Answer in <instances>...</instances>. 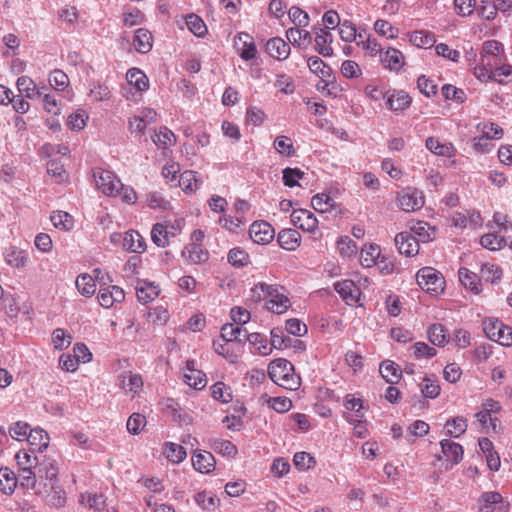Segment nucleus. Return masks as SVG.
Here are the masks:
<instances>
[{
	"mask_svg": "<svg viewBox=\"0 0 512 512\" xmlns=\"http://www.w3.org/2000/svg\"><path fill=\"white\" fill-rule=\"evenodd\" d=\"M250 296L256 303L266 300L267 310L276 314H283L291 307L287 289L278 284L256 283L250 290Z\"/></svg>",
	"mask_w": 512,
	"mask_h": 512,
	"instance_id": "f257e3e1",
	"label": "nucleus"
},
{
	"mask_svg": "<svg viewBox=\"0 0 512 512\" xmlns=\"http://www.w3.org/2000/svg\"><path fill=\"white\" fill-rule=\"evenodd\" d=\"M268 375L276 385L287 390H297L301 384L293 364L284 358L275 359L269 364Z\"/></svg>",
	"mask_w": 512,
	"mask_h": 512,
	"instance_id": "f03ea898",
	"label": "nucleus"
},
{
	"mask_svg": "<svg viewBox=\"0 0 512 512\" xmlns=\"http://www.w3.org/2000/svg\"><path fill=\"white\" fill-rule=\"evenodd\" d=\"M395 202L404 212H416L425 205V195L416 187L406 186L396 192Z\"/></svg>",
	"mask_w": 512,
	"mask_h": 512,
	"instance_id": "7ed1b4c3",
	"label": "nucleus"
},
{
	"mask_svg": "<svg viewBox=\"0 0 512 512\" xmlns=\"http://www.w3.org/2000/svg\"><path fill=\"white\" fill-rule=\"evenodd\" d=\"M418 285L432 295L444 292L445 278L442 273L433 267H423L416 274Z\"/></svg>",
	"mask_w": 512,
	"mask_h": 512,
	"instance_id": "20e7f679",
	"label": "nucleus"
},
{
	"mask_svg": "<svg viewBox=\"0 0 512 512\" xmlns=\"http://www.w3.org/2000/svg\"><path fill=\"white\" fill-rule=\"evenodd\" d=\"M486 336L502 346L512 345V327L505 325L498 319L489 318L483 322Z\"/></svg>",
	"mask_w": 512,
	"mask_h": 512,
	"instance_id": "39448f33",
	"label": "nucleus"
},
{
	"mask_svg": "<svg viewBox=\"0 0 512 512\" xmlns=\"http://www.w3.org/2000/svg\"><path fill=\"white\" fill-rule=\"evenodd\" d=\"M93 177L98 190L108 196H117L122 188L120 179L111 171L96 168Z\"/></svg>",
	"mask_w": 512,
	"mask_h": 512,
	"instance_id": "423d86ee",
	"label": "nucleus"
},
{
	"mask_svg": "<svg viewBox=\"0 0 512 512\" xmlns=\"http://www.w3.org/2000/svg\"><path fill=\"white\" fill-rule=\"evenodd\" d=\"M344 417L349 423H360L365 417L367 407L360 393H349L344 397Z\"/></svg>",
	"mask_w": 512,
	"mask_h": 512,
	"instance_id": "0eeeda50",
	"label": "nucleus"
},
{
	"mask_svg": "<svg viewBox=\"0 0 512 512\" xmlns=\"http://www.w3.org/2000/svg\"><path fill=\"white\" fill-rule=\"evenodd\" d=\"M181 233L179 224L175 223H156L151 230V239L155 245L164 248L170 244L171 239Z\"/></svg>",
	"mask_w": 512,
	"mask_h": 512,
	"instance_id": "6e6552de",
	"label": "nucleus"
},
{
	"mask_svg": "<svg viewBox=\"0 0 512 512\" xmlns=\"http://www.w3.org/2000/svg\"><path fill=\"white\" fill-rule=\"evenodd\" d=\"M157 112L152 108H143L129 119V130L137 135H144L146 128L156 123Z\"/></svg>",
	"mask_w": 512,
	"mask_h": 512,
	"instance_id": "1a4fd4ad",
	"label": "nucleus"
},
{
	"mask_svg": "<svg viewBox=\"0 0 512 512\" xmlns=\"http://www.w3.org/2000/svg\"><path fill=\"white\" fill-rule=\"evenodd\" d=\"M292 224L307 233H313L318 228V219L307 209H295L291 213Z\"/></svg>",
	"mask_w": 512,
	"mask_h": 512,
	"instance_id": "9d476101",
	"label": "nucleus"
},
{
	"mask_svg": "<svg viewBox=\"0 0 512 512\" xmlns=\"http://www.w3.org/2000/svg\"><path fill=\"white\" fill-rule=\"evenodd\" d=\"M97 299L103 308L109 309L116 303H121L124 301L125 292L121 287L117 285L101 287L99 289Z\"/></svg>",
	"mask_w": 512,
	"mask_h": 512,
	"instance_id": "9b49d317",
	"label": "nucleus"
},
{
	"mask_svg": "<svg viewBox=\"0 0 512 512\" xmlns=\"http://www.w3.org/2000/svg\"><path fill=\"white\" fill-rule=\"evenodd\" d=\"M334 288L348 305H361V291L352 280L336 282Z\"/></svg>",
	"mask_w": 512,
	"mask_h": 512,
	"instance_id": "f8f14e48",
	"label": "nucleus"
},
{
	"mask_svg": "<svg viewBox=\"0 0 512 512\" xmlns=\"http://www.w3.org/2000/svg\"><path fill=\"white\" fill-rule=\"evenodd\" d=\"M249 235L254 243L265 245L273 240L275 231L268 222L255 221L249 228Z\"/></svg>",
	"mask_w": 512,
	"mask_h": 512,
	"instance_id": "ddd939ff",
	"label": "nucleus"
},
{
	"mask_svg": "<svg viewBox=\"0 0 512 512\" xmlns=\"http://www.w3.org/2000/svg\"><path fill=\"white\" fill-rule=\"evenodd\" d=\"M183 379L188 386L196 390L203 389L207 384L206 375L204 372L196 368L195 360H188L186 362Z\"/></svg>",
	"mask_w": 512,
	"mask_h": 512,
	"instance_id": "4468645a",
	"label": "nucleus"
},
{
	"mask_svg": "<svg viewBox=\"0 0 512 512\" xmlns=\"http://www.w3.org/2000/svg\"><path fill=\"white\" fill-rule=\"evenodd\" d=\"M395 244L399 252L408 257L419 253V240L412 233H408V231L398 233L395 236Z\"/></svg>",
	"mask_w": 512,
	"mask_h": 512,
	"instance_id": "2eb2a0df",
	"label": "nucleus"
},
{
	"mask_svg": "<svg viewBox=\"0 0 512 512\" xmlns=\"http://www.w3.org/2000/svg\"><path fill=\"white\" fill-rule=\"evenodd\" d=\"M412 98L403 90H393L387 93L386 106L389 110L399 113L403 112L410 107Z\"/></svg>",
	"mask_w": 512,
	"mask_h": 512,
	"instance_id": "dca6fc26",
	"label": "nucleus"
},
{
	"mask_svg": "<svg viewBox=\"0 0 512 512\" xmlns=\"http://www.w3.org/2000/svg\"><path fill=\"white\" fill-rule=\"evenodd\" d=\"M315 50L323 57H331L334 54L332 47L333 35L326 28L315 29Z\"/></svg>",
	"mask_w": 512,
	"mask_h": 512,
	"instance_id": "f3484780",
	"label": "nucleus"
},
{
	"mask_svg": "<svg viewBox=\"0 0 512 512\" xmlns=\"http://www.w3.org/2000/svg\"><path fill=\"white\" fill-rule=\"evenodd\" d=\"M235 46L244 60H252L256 57V46L253 38L244 32H240L235 36Z\"/></svg>",
	"mask_w": 512,
	"mask_h": 512,
	"instance_id": "a211bd4d",
	"label": "nucleus"
},
{
	"mask_svg": "<svg viewBox=\"0 0 512 512\" xmlns=\"http://www.w3.org/2000/svg\"><path fill=\"white\" fill-rule=\"evenodd\" d=\"M161 289L155 282L139 280L136 285V295L139 302L147 304L154 301L160 294Z\"/></svg>",
	"mask_w": 512,
	"mask_h": 512,
	"instance_id": "6ab92c4d",
	"label": "nucleus"
},
{
	"mask_svg": "<svg viewBox=\"0 0 512 512\" xmlns=\"http://www.w3.org/2000/svg\"><path fill=\"white\" fill-rule=\"evenodd\" d=\"M266 52L274 59L283 61L290 55V46L280 37H274L267 41Z\"/></svg>",
	"mask_w": 512,
	"mask_h": 512,
	"instance_id": "aec40b11",
	"label": "nucleus"
},
{
	"mask_svg": "<svg viewBox=\"0 0 512 512\" xmlns=\"http://www.w3.org/2000/svg\"><path fill=\"white\" fill-rule=\"evenodd\" d=\"M143 385V378L140 374L127 371L121 375V387L126 394H130L132 397H135L142 391Z\"/></svg>",
	"mask_w": 512,
	"mask_h": 512,
	"instance_id": "412c9836",
	"label": "nucleus"
},
{
	"mask_svg": "<svg viewBox=\"0 0 512 512\" xmlns=\"http://www.w3.org/2000/svg\"><path fill=\"white\" fill-rule=\"evenodd\" d=\"M436 229L425 221H411L408 233H412L419 242L427 243L433 240Z\"/></svg>",
	"mask_w": 512,
	"mask_h": 512,
	"instance_id": "4be33fe9",
	"label": "nucleus"
},
{
	"mask_svg": "<svg viewBox=\"0 0 512 512\" xmlns=\"http://www.w3.org/2000/svg\"><path fill=\"white\" fill-rule=\"evenodd\" d=\"M406 37L417 48L429 49L436 43L435 34L428 30H415L407 33Z\"/></svg>",
	"mask_w": 512,
	"mask_h": 512,
	"instance_id": "5701e85b",
	"label": "nucleus"
},
{
	"mask_svg": "<svg viewBox=\"0 0 512 512\" xmlns=\"http://www.w3.org/2000/svg\"><path fill=\"white\" fill-rule=\"evenodd\" d=\"M426 148L437 156L452 158L456 155V148L452 143L441 142L437 137H428L425 142Z\"/></svg>",
	"mask_w": 512,
	"mask_h": 512,
	"instance_id": "b1692460",
	"label": "nucleus"
},
{
	"mask_svg": "<svg viewBox=\"0 0 512 512\" xmlns=\"http://www.w3.org/2000/svg\"><path fill=\"white\" fill-rule=\"evenodd\" d=\"M181 256L190 264H202L209 258V252L202 245L187 244L182 250Z\"/></svg>",
	"mask_w": 512,
	"mask_h": 512,
	"instance_id": "393cba45",
	"label": "nucleus"
},
{
	"mask_svg": "<svg viewBox=\"0 0 512 512\" xmlns=\"http://www.w3.org/2000/svg\"><path fill=\"white\" fill-rule=\"evenodd\" d=\"M215 458L207 451H196L192 456V465L200 473H210L215 469Z\"/></svg>",
	"mask_w": 512,
	"mask_h": 512,
	"instance_id": "a878e982",
	"label": "nucleus"
},
{
	"mask_svg": "<svg viewBox=\"0 0 512 512\" xmlns=\"http://www.w3.org/2000/svg\"><path fill=\"white\" fill-rule=\"evenodd\" d=\"M123 247L133 253H143L146 251V242L144 237L135 230H129L125 233Z\"/></svg>",
	"mask_w": 512,
	"mask_h": 512,
	"instance_id": "bb28decb",
	"label": "nucleus"
},
{
	"mask_svg": "<svg viewBox=\"0 0 512 512\" xmlns=\"http://www.w3.org/2000/svg\"><path fill=\"white\" fill-rule=\"evenodd\" d=\"M277 242L281 248L287 251H295L300 246L301 236L294 229H283L278 233Z\"/></svg>",
	"mask_w": 512,
	"mask_h": 512,
	"instance_id": "cd10ccee",
	"label": "nucleus"
},
{
	"mask_svg": "<svg viewBox=\"0 0 512 512\" xmlns=\"http://www.w3.org/2000/svg\"><path fill=\"white\" fill-rule=\"evenodd\" d=\"M242 336L247 338L246 330L236 323L225 324L221 329L222 341L231 342L237 347L241 346Z\"/></svg>",
	"mask_w": 512,
	"mask_h": 512,
	"instance_id": "c85d7f7f",
	"label": "nucleus"
},
{
	"mask_svg": "<svg viewBox=\"0 0 512 512\" xmlns=\"http://www.w3.org/2000/svg\"><path fill=\"white\" fill-rule=\"evenodd\" d=\"M4 259L7 265L16 269H22L26 267L29 258L26 251L16 246H11L4 252Z\"/></svg>",
	"mask_w": 512,
	"mask_h": 512,
	"instance_id": "c756f323",
	"label": "nucleus"
},
{
	"mask_svg": "<svg viewBox=\"0 0 512 512\" xmlns=\"http://www.w3.org/2000/svg\"><path fill=\"white\" fill-rule=\"evenodd\" d=\"M442 453L447 461L458 464L463 459V447L449 439H443L440 442Z\"/></svg>",
	"mask_w": 512,
	"mask_h": 512,
	"instance_id": "7c9ffc66",
	"label": "nucleus"
},
{
	"mask_svg": "<svg viewBox=\"0 0 512 512\" xmlns=\"http://www.w3.org/2000/svg\"><path fill=\"white\" fill-rule=\"evenodd\" d=\"M383 66L390 71H399L404 65V55L396 48H388L381 56Z\"/></svg>",
	"mask_w": 512,
	"mask_h": 512,
	"instance_id": "2f4dec72",
	"label": "nucleus"
},
{
	"mask_svg": "<svg viewBox=\"0 0 512 512\" xmlns=\"http://www.w3.org/2000/svg\"><path fill=\"white\" fill-rule=\"evenodd\" d=\"M126 79L128 84L139 92H145L150 87L147 75L138 68H130L126 73Z\"/></svg>",
	"mask_w": 512,
	"mask_h": 512,
	"instance_id": "473e14b6",
	"label": "nucleus"
},
{
	"mask_svg": "<svg viewBox=\"0 0 512 512\" xmlns=\"http://www.w3.org/2000/svg\"><path fill=\"white\" fill-rule=\"evenodd\" d=\"M27 441L33 451L42 452L48 447L50 437L48 433L42 428H34L29 431Z\"/></svg>",
	"mask_w": 512,
	"mask_h": 512,
	"instance_id": "72a5a7b5",
	"label": "nucleus"
},
{
	"mask_svg": "<svg viewBox=\"0 0 512 512\" xmlns=\"http://www.w3.org/2000/svg\"><path fill=\"white\" fill-rule=\"evenodd\" d=\"M133 46L139 53H148L153 47L151 32L144 28L137 29L133 37Z\"/></svg>",
	"mask_w": 512,
	"mask_h": 512,
	"instance_id": "f704fd0d",
	"label": "nucleus"
},
{
	"mask_svg": "<svg viewBox=\"0 0 512 512\" xmlns=\"http://www.w3.org/2000/svg\"><path fill=\"white\" fill-rule=\"evenodd\" d=\"M379 371L385 381L390 384L397 383L402 376L400 366L391 360L383 361L380 364Z\"/></svg>",
	"mask_w": 512,
	"mask_h": 512,
	"instance_id": "c9c22d12",
	"label": "nucleus"
},
{
	"mask_svg": "<svg viewBox=\"0 0 512 512\" xmlns=\"http://www.w3.org/2000/svg\"><path fill=\"white\" fill-rule=\"evenodd\" d=\"M458 276L461 284L465 288L470 289L475 294L481 292V281L476 273L462 267L458 271Z\"/></svg>",
	"mask_w": 512,
	"mask_h": 512,
	"instance_id": "e433bc0d",
	"label": "nucleus"
},
{
	"mask_svg": "<svg viewBox=\"0 0 512 512\" xmlns=\"http://www.w3.org/2000/svg\"><path fill=\"white\" fill-rule=\"evenodd\" d=\"M302 28L297 26L286 31V37L292 45L302 47L311 43L312 37L310 32Z\"/></svg>",
	"mask_w": 512,
	"mask_h": 512,
	"instance_id": "4c0bfd02",
	"label": "nucleus"
},
{
	"mask_svg": "<svg viewBox=\"0 0 512 512\" xmlns=\"http://www.w3.org/2000/svg\"><path fill=\"white\" fill-rule=\"evenodd\" d=\"M427 335L429 341L438 347H444L449 342V335L442 324H432L428 327Z\"/></svg>",
	"mask_w": 512,
	"mask_h": 512,
	"instance_id": "58836bf2",
	"label": "nucleus"
},
{
	"mask_svg": "<svg viewBox=\"0 0 512 512\" xmlns=\"http://www.w3.org/2000/svg\"><path fill=\"white\" fill-rule=\"evenodd\" d=\"M381 256L380 246L376 244L365 245L360 253V263L364 267H372L378 264V259Z\"/></svg>",
	"mask_w": 512,
	"mask_h": 512,
	"instance_id": "ea45409f",
	"label": "nucleus"
},
{
	"mask_svg": "<svg viewBox=\"0 0 512 512\" xmlns=\"http://www.w3.org/2000/svg\"><path fill=\"white\" fill-rule=\"evenodd\" d=\"M476 131L490 141L501 139L504 135V130L493 122H479L476 125Z\"/></svg>",
	"mask_w": 512,
	"mask_h": 512,
	"instance_id": "a19ab883",
	"label": "nucleus"
},
{
	"mask_svg": "<svg viewBox=\"0 0 512 512\" xmlns=\"http://www.w3.org/2000/svg\"><path fill=\"white\" fill-rule=\"evenodd\" d=\"M18 483L15 473L7 468H0V491L6 495H11Z\"/></svg>",
	"mask_w": 512,
	"mask_h": 512,
	"instance_id": "79ce46f5",
	"label": "nucleus"
},
{
	"mask_svg": "<svg viewBox=\"0 0 512 512\" xmlns=\"http://www.w3.org/2000/svg\"><path fill=\"white\" fill-rule=\"evenodd\" d=\"M53 226L62 231H70L74 228V218L65 211H53L50 215Z\"/></svg>",
	"mask_w": 512,
	"mask_h": 512,
	"instance_id": "37998d69",
	"label": "nucleus"
},
{
	"mask_svg": "<svg viewBox=\"0 0 512 512\" xmlns=\"http://www.w3.org/2000/svg\"><path fill=\"white\" fill-rule=\"evenodd\" d=\"M273 146L278 154L285 158H291L295 156L296 149L293 141L289 136L279 135L275 138Z\"/></svg>",
	"mask_w": 512,
	"mask_h": 512,
	"instance_id": "c03bdc74",
	"label": "nucleus"
},
{
	"mask_svg": "<svg viewBox=\"0 0 512 512\" xmlns=\"http://www.w3.org/2000/svg\"><path fill=\"white\" fill-rule=\"evenodd\" d=\"M163 453L170 462L175 464L181 463L187 456L184 447L173 442L164 444Z\"/></svg>",
	"mask_w": 512,
	"mask_h": 512,
	"instance_id": "a18cd8bd",
	"label": "nucleus"
},
{
	"mask_svg": "<svg viewBox=\"0 0 512 512\" xmlns=\"http://www.w3.org/2000/svg\"><path fill=\"white\" fill-rule=\"evenodd\" d=\"M16 84L19 92L24 93L27 98L33 99L42 96V92L36 87L35 82L28 76L19 77Z\"/></svg>",
	"mask_w": 512,
	"mask_h": 512,
	"instance_id": "49530a36",
	"label": "nucleus"
},
{
	"mask_svg": "<svg viewBox=\"0 0 512 512\" xmlns=\"http://www.w3.org/2000/svg\"><path fill=\"white\" fill-rule=\"evenodd\" d=\"M78 292L85 296L90 297L96 291V284L93 277L87 273L80 274L75 281Z\"/></svg>",
	"mask_w": 512,
	"mask_h": 512,
	"instance_id": "de8ad7c7",
	"label": "nucleus"
},
{
	"mask_svg": "<svg viewBox=\"0 0 512 512\" xmlns=\"http://www.w3.org/2000/svg\"><path fill=\"white\" fill-rule=\"evenodd\" d=\"M152 140L159 148L167 149L175 144L176 137L170 129L161 127L159 131L152 136Z\"/></svg>",
	"mask_w": 512,
	"mask_h": 512,
	"instance_id": "09e8293b",
	"label": "nucleus"
},
{
	"mask_svg": "<svg viewBox=\"0 0 512 512\" xmlns=\"http://www.w3.org/2000/svg\"><path fill=\"white\" fill-rule=\"evenodd\" d=\"M373 28L379 36L386 39H396L399 36V29L384 19L376 20Z\"/></svg>",
	"mask_w": 512,
	"mask_h": 512,
	"instance_id": "8fccbe9b",
	"label": "nucleus"
},
{
	"mask_svg": "<svg viewBox=\"0 0 512 512\" xmlns=\"http://www.w3.org/2000/svg\"><path fill=\"white\" fill-rule=\"evenodd\" d=\"M312 207L319 213L331 211L335 206L334 199L326 193H318L312 197Z\"/></svg>",
	"mask_w": 512,
	"mask_h": 512,
	"instance_id": "3c124183",
	"label": "nucleus"
},
{
	"mask_svg": "<svg viewBox=\"0 0 512 512\" xmlns=\"http://www.w3.org/2000/svg\"><path fill=\"white\" fill-rule=\"evenodd\" d=\"M446 434L450 437L458 438L465 433L468 427L467 420L463 417H455L448 420L445 424Z\"/></svg>",
	"mask_w": 512,
	"mask_h": 512,
	"instance_id": "603ef678",
	"label": "nucleus"
},
{
	"mask_svg": "<svg viewBox=\"0 0 512 512\" xmlns=\"http://www.w3.org/2000/svg\"><path fill=\"white\" fill-rule=\"evenodd\" d=\"M307 65L310 71L321 79L328 78L331 76V68L317 56L309 57Z\"/></svg>",
	"mask_w": 512,
	"mask_h": 512,
	"instance_id": "864d4df0",
	"label": "nucleus"
},
{
	"mask_svg": "<svg viewBox=\"0 0 512 512\" xmlns=\"http://www.w3.org/2000/svg\"><path fill=\"white\" fill-rule=\"evenodd\" d=\"M46 501L48 505L54 507V508H62L65 506L67 501V496L65 490L60 486H54L52 483L51 485V491L46 496Z\"/></svg>",
	"mask_w": 512,
	"mask_h": 512,
	"instance_id": "5fc2aeb1",
	"label": "nucleus"
},
{
	"mask_svg": "<svg viewBox=\"0 0 512 512\" xmlns=\"http://www.w3.org/2000/svg\"><path fill=\"white\" fill-rule=\"evenodd\" d=\"M186 25L188 29L199 38L204 37L208 32L207 26L203 19L193 13L186 17Z\"/></svg>",
	"mask_w": 512,
	"mask_h": 512,
	"instance_id": "6e6d98bb",
	"label": "nucleus"
},
{
	"mask_svg": "<svg viewBox=\"0 0 512 512\" xmlns=\"http://www.w3.org/2000/svg\"><path fill=\"white\" fill-rule=\"evenodd\" d=\"M49 84L56 91H65L70 84L67 74L59 69L53 70L49 75Z\"/></svg>",
	"mask_w": 512,
	"mask_h": 512,
	"instance_id": "4d7b16f0",
	"label": "nucleus"
},
{
	"mask_svg": "<svg viewBox=\"0 0 512 512\" xmlns=\"http://www.w3.org/2000/svg\"><path fill=\"white\" fill-rule=\"evenodd\" d=\"M89 116L83 109H78L67 118V126L73 131H80L84 129L87 124Z\"/></svg>",
	"mask_w": 512,
	"mask_h": 512,
	"instance_id": "13d9d810",
	"label": "nucleus"
},
{
	"mask_svg": "<svg viewBox=\"0 0 512 512\" xmlns=\"http://www.w3.org/2000/svg\"><path fill=\"white\" fill-rule=\"evenodd\" d=\"M211 447L216 453L231 458H234L238 453L237 447L226 439H215Z\"/></svg>",
	"mask_w": 512,
	"mask_h": 512,
	"instance_id": "bf43d9fd",
	"label": "nucleus"
},
{
	"mask_svg": "<svg viewBox=\"0 0 512 512\" xmlns=\"http://www.w3.org/2000/svg\"><path fill=\"white\" fill-rule=\"evenodd\" d=\"M440 385L435 377L426 376L421 382V392L427 397L434 399L440 394Z\"/></svg>",
	"mask_w": 512,
	"mask_h": 512,
	"instance_id": "052dcab7",
	"label": "nucleus"
},
{
	"mask_svg": "<svg viewBox=\"0 0 512 512\" xmlns=\"http://www.w3.org/2000/svg\"><path fill=\"white\" fill-rule=\"evenodd\" d=\"M211 394L215 400L222 403H229L232 401V390L223 382H216L212 385Z\"/></svg>",
	"mask_w": 512,
	"mask_h": 512,
	"instance_id": "680f3d73",
	"label": "nucleus"
},
{
	"mask_svg": "<svg viewBox=\"0 0 512 512\" xmlns=\"http://www.w3.org/2000/svg\"><path fill=\"white\" fill-rule=\"evenodd\" d=\"M480 244L485 249L496 251L503 248L506 244V241L504 237H500L493 233H487L480 238Z\"/></svg>",
	"mask_w": 512,
	"mask_h": 512,
	"instance_id": "e2e57ef3",
	"label": "nucleus"
},
{
	"mask_svg": "<svg viewBox=\"0 0 512 512\" xmlns=\"http://www.w3.org/2000/svg\"><path fill=\"white\" fill-rule=\"evenodd\" d=\"M252 345L255 346L258 354L267 356L272 353V346L267 340L259 333H252L247 335L246 338Z\"/></svg>",
	"mask_w": 512,
	"mask_h": 512,
	"instance_id": "0e129e2a",
	"label": "nucleus"
},
{
	"mask_svg": "<svg viewBox=\"0 0 512 512\" xmlns=\"http://www.w3.org/2000/svg\"><path fill=\"white\" fill-rule=\"evenodd\" d=\"M481 278L487 282H497L502 277L501 268L494 263H485L481 266Z\"/></svg>",
	"mask_w": 512,
	"mask_h": 512,
	"instance_id": "69168bd1",
	"label": "nucleus"
},
{
	"mask_svg": "<svg viewBox=\"0 0 512 512\" xmlns=\"http://www.w3.org/2000/svg\"><path fill=\"white\" fill-rule=\"evenodd\" d=\"M145 202L151 209L167 210L170 208V202L159 192L148 193Z\"/></svg>",
	"mask_w": 512,
	"mask_h": 512,
	"instance_id": "338daca9",
	"label": "nucleus"
},
{
	"mask_svg": "<svg viewBox=\"0 0 512 512\" xmlns=\"http://www.w3.org/2000/svg\"><path fill=\"white\" fill-rule=\"evenodd\" d=\"M493 80L505 84L512 81V65L500 64L493 69Z\"/></svg>",
	"mask_w": 512,
	"mask_h": 512,
	"instance_id": "774afa93",
	"label": "nucleus"
}]
</instances>
